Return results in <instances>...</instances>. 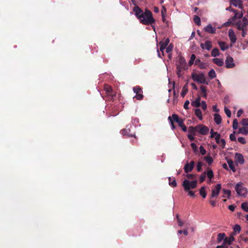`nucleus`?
Masks as SVG:
<instances>
[{"label": "nucleus", "mask_w": 248, "mask_h": 248, "mask_svg": "<svg viewBox=\"0 0 248 248\" xmlns=\"http://www.w3.org/2000/svg\"><path fill=\"white\" fill-rule=\"evenodd\" d=\"M220 146L222 149H224L225 148V145H226V141L224 139H220V138H219V144Z\"/></svg>", "instance_id": "43"}, {"label": "nucleus", "mask_w": 248, "mask_h": 248, "mask_svg": "<svg viewBox=\"0 0 248 248\" xmlns=\"http://www.w3.org/2000/svg\"><path fill=\"white\" fill-rule=\"evenodd\" d=\"M200 46L202 49H206L209 50L212 47V44L211 41L207 40L205 42L204 44L201 43Z\"/></svg>", "instance_id": "15"}, {"label": "nucleus", "mask_w": 248, "mask_h": 248, "mask_svg": "<svg viewBox=\"0 0 248 248\" xmlns=\"http://www.w3.org/2000/svg\"><path fill=\"white\" fill-rule=\"evenodd\" d=\"M130 130L129 128H124L121 131V133L124 136H126L128 138L133 137L135 136V134H130Z\"/></svg>", "instance_id": "16"}, {"label": "nucleus", "mask_w": 248, "mask_h": 248, "mask_svg": "<svg viewBox=\"0 0 248 248\" xmlns=\"http://www.w3.org/2000/svg\"><path fill=\"white\" fill-rule=\"evenodd\" d=\"M233 230L236 232H239L241 231V227L239 225L236 224L233 228Z\"/></svg>", "instance_id": "51"}, {"label": "nucleus", "mask_w": 248, "mask_h": 248, "mask_svg": "<svg viewBox=\"0 0 248 248\" xmlns=\"http://www.w3.org/2000/svg\"><path fill=\"white\" fill-rule=\"evenodd\" d=\"M201 98L199 96L195 101L191 102V105L193 107L198 108L201 106Z\"/></svg>", "instance_id": "26"}, {"label": "nucleus", "mask_w": 248, "mask_h": 248, "mask_svg": "<svg viewBox=\"0 0 248 248\" xmlns=\"http://www.w3.org/2000/svg\"><path fill=\"white\" fill-rule=\"evenodd\" d=\"M201 106H202V108L203 110H206V109L207 108V106H206V103L204 101H202V102Z\"/></svg>", "instance_id": "61"}, {"label": "nucleus", "mask_w": 248, "mask_h": 248, "mask_svg": "<svg viewBox=\"0 0 248 248\" xmlns=\"http://www.w3.org/2000/svg\"><path fill=\"white\" fill-rule=\"evenodd\" d=\"M213 62L218 66H222L224 63L223 60L218 58H214L213 59Z\"/></svg>", "instance_id": "25"}, {"label": "nucleus", "mask_w": 248, "mask_h": 248, "mask_svg": "<svg viewBox=\"0 0 248 248\" xmlns=\"http://www.w3.org/2000/svg\"><path fill=\"white\" fill-rule=\"evenodd\" d=\"M201 69H205L206 67V64L204 62H202L198 65Z\"/></svg>", "instance_id": "59"}, {"label": "nucleus", "mask_w": 248, "mask_h": 248, "mask_svg": "<svg viewBox=\"0 0 248 248\" xmlns=\"http://www.w3.org/2000/svg\"><path fill=\"white\" fill-rule=\"evenodd\" d=\"M221 189V185L220 184H217L212 189V193L211 195V198L217 197Z\"/></svg>", "instance_id": "8"}, {"label": "nucleus", "mask_w": 248, "mask_h": 248, "mask_svg": "<svg viewBox=\"0 0 248 248\" xmlns=\"http://www.w3.org/2000/svg\"><path fill=\"white\" fill-rule=\"evenodd\" d=\"M207 177L211 180L214 177V173L212 170L208 169L207 173L206 172Z\"/></svg>", "instance_id": "40"}, {"label": "nucleus", "mask_w": 248, "mask_h": 248, "mask_svg": "<svg viewBox=\"0 0 248 248\" xmlns=\"http://www.w3.org/2000/svg\"><path fill=\"white\" fill-rule=\"evenodd\" d=\"M238 141L242 143V144H245L246 143V140L243 137H239L238 138Z\"/></svg>", "instance_id": "55"}, {"label": "nucleus", "mask_w": 248, "mask_h": 248, "mask_svg": "<svg viewBox=\"0 0 248 248\" xmlns=\"http://www.w3.org/2000/svg\"><path fill=\"white\" fill-rule=\"evenodd\" d=\"M206 187L204 186H202L200 189V194L203 198H205L206 197V192L205 191Z\"/></svg>", "instance_id": "32"}, {"label": "nucleus", "mask_w": 248, "mask_h": 248, "mask_svg": "<svg viewBox=\"0 0 248 248\" xmlns=\"http://www.w3.org/2000/svg\"><path fill=\"white\" fill-rule=\"evenodd\" d=\"M188 92V86L187 84H185L182 89V91L181 93V95L182 97H184Z\"/></svg>", "instance_id": "30"}, {"label": "nucleus", "mask_w": 248, "mask_h": 248, "mask_svg": "<svg viewBox=\"0 0 248 248\" xmlns=\"http://www.w3.org/2000/svg\"><path fill=\"white\" fill-rule=\"evenodd\" d=\"M191 147L195 153L198 151L197 146L195 143H192L191 144Z\"/></svg>", "instance_id": "58"}, {"label": "nucleus", "mask_w": 248, "mask_h": 248, "mask_svg": "<svg viewBox=\"0 0 248 248\" xmlns=\"http://www.w3.org/2000/svg\"><path fill=\"white\" fill-rule=\"evenodd\" d=\"M243 183H238L235 186L237 194L240 196H245L247 193V189L243 186Z\"/></svg>", "instance_id": "5"}, {"label": "nucleus", "mask_w": 248, "mask_h": 248, "mask_svg": "<svg viewBox=\"0 0 248 248\" xmlns=\"http://www.w3.org/2000/svg\"><path fill=\"white\" fill-rule=\"evenodd\" d=\"M225 237V234L224 233H219L217 235V242L218 243H220L222 240L224 241Z\"/></svg>", "instance_id": "31"}, {"label": "nucleus", "mask_w": 248, "mask_h": 248, "mask_svg": "<svg viewBox=\"0 0 248 248\" xmlns=\"http://www.w3.org/2000/svg\"><path fill=\"white\" fill-rule=\"evenodd\" d=\"M104 90L107 95L110 97V99H113V97L116 95V93L112 90V87L108 84H105Z\"/></svg>", "instance_id": "7"}, {"label": "nucleus", "mask_w": 248, "mask_h": 248, "mask_svg": "<svg viewBox=\"0 0 248 248\" xmlns=\"http://www.w3.org/2000/svg\"><path fill=\"white\" fill-rule=\"evenodd\" d=\"M197 132L202 135H206L209 132V128L202 124L197 125Z\"/></svg>", "instance_id": "9"}, {"label": "nucleus", "mask_w": 248, "mask_h": 248, "mask_svg": "<svg viewBox=\"0 0 248 248\" xmlns=\"http://www.w3.org/2000/svg\"><path fill=\"white\" fill-rule=\"evenodd\" d=\"M227 163L229 165V167L232 170V171L235 172L236 171V170L235 169L233 162L232 160H229L227 161Z\"/></svg>", "instance_id": "39"}, {"label": "nucleus", "mask_w": 248, "mask_h": 248, "mask_svg": "<svg viewBox=\"0 0 248 248\" xmlns=\"http://www.w3.org/2000/svg\"><path fill=\"white\" fill-rule=\"evenodd\" d=\"M234 13L235 16L237 17V18L241 19L243 17V14L242 12H238L237 10H236V12H233Z\"/></svg>", "instance_id": "45"}, {"label": "nucleus", "mask_w": 248, "mask_h": 248, "mask_svg": "<svg viewBox=\"0 0 248 248\" xmlns=\"http://www.w3.org/2000/svg\"><path fill=\"white\" fill-rule=\"evenodd\" d=\"M210 133H211L210 138H213L215 137V139L217 143L219 144V138H220V136H221L220 134L217 133V132H215L213 129H211V130L210 131Z\"/></svg>", "instance_id": "14"}, {"label": "nucleus", "mask_w": 248, "mask_h": 248, "mask_svg": "<svg viewBox=\"0 0 248 248\" xmlns=\"http://www.w3.org/2000/svg\"><path fill=\"white\" fill-rule=\"evenodd\" d=\"M203 163L201 162H198L197 166V170L198 172H200L202 170V166Z\"/></svg>", "instance_id": "49"}, {"label": "nucleus", "mask_w": 248, "mask_h": 248, "mask_svg": "<svg viewBox=\"0 0 248 248\" xmlns=\"http://www.w3.org/2000/svg\"><path fill=\"white\" fill-rule=\"evenodd\" d=\"M200 151L202 155H204L206 154V150L202 146L200 147Z\"/></svg>", "instance_id": "56"}, {"label": "nucleus", "mask_w": 248, "mask_h": 248, "mask_svg": "<svg viewBox=\"0 0 248 248\" xmlns=\"http://www.w3.org/2000/svg\"><path fill=\"white\" fill-rule=\"evenodd\" d=\"M214 120L217 124H219L221 123L222 118L221 116L218 113H215L214 114Z\"/></svg>", "instance_id": "23"}, {"label": "nucleus", "mask_w": 248, "mask_h": 248, "mask_svg": "<svg viewBox=\"0 0 248 248\" xmlns=\"http://www.w3.org/2000/svg\"><path fill=\"white\" fill-rule=\"evenodd\" d=\"M228 36L232 44H234L237 40L236 35L232 29H229L228 31Z\"/></svg>", "instance_id": "12"}, {"label": "nucleus", "mask_w": 248, "mask_h": 248, "mask_svg": "<svg viewBox=\"0 0 248 248\" xmlns=\"http://www.w3.org/2000/svg\"><path fill=\"white\" fill-rule=\"evenodd\" d=\"M224 111L228 117H229V118L231 117V112L229 109H228L227 107H225Z\"/></svg>", "instance_id": "50"}, {"label": "nucleus", "mask_w": 248, "mask_h": 248, "mask_svg": "<svg viewBox=\"0 0 248 248\" xmlns=\"http://www.w3.org/2000/svg\"><path fill=\"white\" fill-rule=\"evenodd\" d=\"M186 176L188 179L190 180H193L196 177V175L192 174H187Z\"/></svg>", "instance_id": "57"}, {"label": "nucleus", "mask_w": 248, "mask_h": 248, "mask_svg": "<svg viewBox=\"0 0 248 248\" xmlns=\"http://www.w3.org/2000/svg\"><path fill=\"white\" fill-rule=\"evenodd\" d=\"M194 136H195V135L189 134L187 135V137H188V139L190 140V141H193L195 140Z\"/></svg>", "instance_id": "60"}, {"label": "nucleus", "mask_w": 248, "mask_h": 248, "mask_svg": "<svg viewBox=\"0 0 248 248\" xmlns=\"http://www.w3.org/2000/svg\"><path fill=\"white\" fill-rule=\"evenodd\" d=\"M241 207L243 210L246 212H248V204L247 202H244L241 204Z\"/></svg>", "instance_id": "47"}, {"label": "nucleus", "mask_w": 248, "mask_h": 248, "mask_svg": "<svg viewBox=\"0 0 248 248\" xmlns=\"http://www.w3.org/2000/svg\"><path fill=\"white\" fill-rule=\"evenodd\" d=\"M168 120L172 121L173 123L175 122L178 124L179 122H180L182 120V119L180 118L178 115L176 114H173L171 116H170L168 117Z\"/></svg>", "instance_id": "19"}, {"label": "nucleus", "mask_w": 248, "mask_h": 248, "mask_svg": "<svg viewBox=\"0 0 248 248\" xmlns=\"http://www.w3.org/2000/svg\"><path fill=\"white\" fill-rule=\"evenodd\" d=\"M225 66L227 68H232L234 67L235 65L234 63L233 62V58L230 56H228L226 57V59L225 60Z\"/></svg>", "instance_id": "10"}, {"label": "nucleus", "mask_w": 248, "mask_h": 248, "mask_svg": "<svg viewBox=\"0 0 248 248\" xmlns=\"http://www.w3.org/2000/svg\"><path fill=\"white\" fill-rule=\"evenodd\" d=\"M228 247L223 243L222 245L217 246L216 248H227Z\"/></svg>", "instance_id": "64"}, {"label": "nucleus", "mask_w": 248, "mask_h": 248, "mask_svg": "<svg viewBox=\"0 0 248 248\" xmlns=\"http://www.w3.org/2000/svg\"><path fill=\"white\" fill-rule=\"evenodd\" d=\"M239 134H242L245 135L248 134V128L245 126L240 127L239 128L238 132Z\"/></svg>", "instance_id": "27"}, {"label": "nucleus", "mask_w": 248, "mask_h": 248, "mask_svg": "<svg viewBox=\"0 0 248 248\" xmlns=\"http://www.w3.org/2000/svg\"><path fill=\"white\" fill-rule=\"evenodd\" d=\"M195 165V162L194 161H191L190 163H187L184 166V171L186 173H188L189 172H191Z\"/></svg>", "instance_id": "11"}, {"label": "nucleus", "mask_w": 248, "mask_h": 248, "mask_svg": "<svg viewBox=\"0 0 248 248\" xmlns=\"http://www.w3.org/2000/svg\"><path fill=\"white\" fill-rule=\"evenodd\" d=\"M206 178V172L204 171L200 177V183H202L205 179Z\"/></svg>", "instance_id": "44"}, {"label": "nucleus", "mask_w": 248, "mask_h": 248, "mask_svg": "<svg viewBox=\"0 0 248 248\" xmlns=\"http://www.w3.org/2000/svg\"><path fill=\"white\" fill-rule=\"evenodd\" d=\"M176 74L179 78L181 77L183 75L182 74V71L183 70V69L176 68Z\"/></svg>", "instance_id": "53"}, {"label": "nucleus", "mask_w": 248, "mask_h": 248, "mask_svg": "<svg viewBox=\"0 0 248 248\" xmlns=\"http://www.w3.org/2000/svg\"><path fill=\"white\" fill-rule=\"evenodd\" d=\"M133 11L140 23L145 25H151L154 31H155V26L152 25L155 23V19L153 16L152 13L149 10L146 8L143 11L139 6H136L133 8Z\"/></svg>", "instance_id": "1"}, {"label": "nucleus", "mask_w": 248, "mask_h": 248, "mask_svg": "<svg viewBox=\"0 0 248 248\" xmlns=\"http://www.w3.org/2000/svg\"><path fill=\"white\" fill-rule=\"evenodd\" d=\"M133 92L136 94L133 98H136L137 100H141L143 99V91L139 86H136L133 88Z\"/></svg>", "instance_id": "6"}, {"label": "nucleus", "mask_w": 248, "mask_h": 248, "mask_svg": "<svg viewBox=\"0 0 248 248\" xmlns=\"http://www.w3.org/2000/svg\"><path fill=\"white\" fill-rule=\"evenodd\" d=\"M235 25L237 29L240 31H243L245 28L247 26V25L244 24L241 20L236 22L235 23Z\"/></svg>", "instance_id": "21"}, {"label": "nucleus", "mask_w": 248, "mask_h": 248, "mask_svg": "<svg viewBox=\"0 0 248 248\" xmlns=\"http://www.w3.org/2000/svg\"><path fill=\"white\" fill-rule=\"evenodd\" d=\"M204 31L208 33L214 34L216 32V28L213 27L211 24H209L204 28Z\"/></svg>", "instance_id": "17"}, {"label": "nucleus", "mask_w": 248, "mask_h": 248, "mask_svg": "<svg viewBox=\"0 0 248 248\" xmlns=\"http://www.w3.org/2000/svg\"><path fill=\"white\" fill-rule=\"evenodd\" d=\"M235 132L233 131V133H232L230 135V139L232 141H236V137L235 136Z\"/></svg>", "instance_id": "52"}, {"label": "nucleus", "mask_w": 248, "mask_h": 248, "mask_svg": "<svg viewBox=\"0 0 248 248\" xmlns=\"http://www.w3.org/2000/svg\"><path fill=\"white\" fill-rule=\"evenodd\" d=\"M200 89L201 90V94L202 96L204 98H207V87L204 86H201L200 87Z\"/></svg>", "instance_id": "28"}, {"label": "nucleus", "mask_w": 248, "mask_h": 248, "mask_svg": "<svg viewBox=\"0 0 248 248\" xmlns=\"http://www.w3.org/2000/svg\"><path fill=\"white\" fill-rule=\"evenodd\" d=\"M193 20H194V23L196 25H197L198 26L201 25V18L199 16H197V15L194 16Z\"/></svg>", "instance_id": "36"}, {"label": "nucleus", "mask_w": 248, "mask_h": 248, "mask_svg": "<svg viewBox=\"0 0 248 248\" xmlns=\"http://www.w3.org/2000/svg\"><path fill=\"white\" fill-rule=\"evenodd\" d=\"M231 4L235 7H238L239 8H243L242 1L240 0H230Z\"/></svg>", "instance_id": "20"}, {"label": "nucleus", "mask_w": 248, "mask_h": 248, "mask_svg": "<svg viewBox=\"0 0 248 248\" xmlns=\"http://www.w3.org/2000/svg\"><path fill=\"white\" fill-rule=\"evenodd\" d=\"M234 240V238L233 236H231L230 237H225L223 242L226 245H230Z\"/></svg>", "instance_id": "22"}, {"label": "nucleus", "mask_w": 248, "mask_h": 248, "mask_svg": "<svg viewBox=\"0 0 248 248\" xmlns=\"http://www.w3.org/2000/svg\"><path fill=\"white\" fill-rule=\"evenodd\" d=\"M219 55V51L217 48H214L211 52V56L213 57H217Z\"/></svg>", "instance_id": "35"}, {"label": "nucleus", "mask_w": 248, "mask_h": 248, "mask_svg": "<svg viewBox=\"0 0 248 248\" xmlns=\"http://www.w3.org/2000/svg\"><path fill=\"white\" fill-rule=\"evenodd\" d=\"M169 43L170 39L169 38H167L164 42L162 41L159 42V45H160V50L162 52V56L164 55V50L167 48Z\"/></svg>", "instance_id": "13"}, {"label": "nucleus", "mask_w": 248, "mask_h": 248, "mask_svg": "<svg viewBox=\"0 0 248 248\" xmlns=\"http://www.w3.org/2000/svg\"><path fill=\"white\" fill-rule=\"evenodd\" d=\"M204 160L209 164L211 165L213 162V158L210 156V154L205 156L204 158Z\"/></svg>", "instance_id": "41"}, {"label": "nucleus", "mask_w": 248, "mask_h": 248, "mask_svg": "<svg viewBox=\"0 0 248 248\" xmlns=\"http://www.w3.org/2000/svg\"><path fill=\"white\" fill-rule=\"evenodd\" d=\"M218 44L221 50L222 51H225V50L228 49L229 48L228 45L225 42L219 41L218 42Z\"/></svg>", "instance_id": "24"}, {"label": "nucleus", "mask_w": 248, "mask_h": 248, "mask_svg": "<svg viewBox=\"0 0 248 248\" xmlns=\"http://www.w3.org/2000/svg\"><path fill=\"white\" fill-rule=\"evenodd\" d=\"M235 157L236 161L240 164H243L244 163L245 160L243 155L242 154L236 153L235 155Z\"/></svg>", "instance_id": "18"}, {"label": "nucleus", "mask_w": 248, "mask_h": 248, "mask_svg": "<svg viewBox=\"0 0 248 248\" xmlns=\"http://www.w3.org/2000/svg\"><path fill=\"white\" fill-rule=\"evenodd\" d=\"M191 78L192 79L195 81L202 84H208V83L206 81L205 76L203 74L201 73L198 74L195 73H193L191 74Z\"/></svg>", "instance_id": "3"}, {"label": "nucleus", "mask_w": 248, "mask_h": 248, "mask_svg": "<svg viewBox=\"0 0 248 248\" xmlns=\"http://www.w3.org/2000/svg\"><path fill=\"white\" fill-rule=\"evenodd\" d=\"M223 192L224 193V195L222 196V197L225 198L227 197L228 198H229L231 196V192L230 190H226L225 189H223Z\"/></svg>", "instance_id": "37"}, {"label": "nucleus", "mask_w": 248, "mask_h": 248, "mask_svg": "<svg viewBox=\"0 0 248 248\" xmlns=\"http://www.w3.org/2000/svg\"><path fill=\"white\" fill-rule=\"evenodd\" d=\"M195 113L200 120L202 119V112L201 109L199 108L196 109L195 110Z\"/></svg>", "instance_id": "34"}, {"label": "nucleus", "mask_w": 248, "mask_h": 248, "mask_svg": "<svg viewBox=\"0 0 248 248\" xmlns=\"http://www.w3.org/2000/svg\"><path fill=\"white\" fill-rule=\"evenodd\" d=\"M209 77L211 78H214L216 77V74L214 69L211 70L208 73Z\"/></svg>", "instance_id": "42"}, {"label": "nucleus", "mask_w": 248, "mask_h": 248, "mask_svg": "<svg viewBox=\"0 0 248 248\" xmlns=\"http://www.w3.org/2000/svg\"><path fill=\"white\" fill-rule=\"evenodd\" d=\"M173 46L172 44H170L167 46L166 51L167 53H169L172 51Z\"/></svg>", "instance_id": "48"}, {"label": "nucleus", "mask_w": 248, "mask_h": 248, "mask_svg": "<svg viewBox=\"0 0 248 248\" xmlns=\"http://www.w3.org/2000/svg\"><path fill=\"white\" fill-rule=\"evenodd\" d=\"M169 185L172 187H175L177 186V183L175 178H171V177L169 178Z\"/></svg>", "instance_id": "29"}, {"label": "nucleus", "mask_w": 248, "mask_h": 248, "mask_svg": "<svg viewBox=\"0 0 248 248\" xmlns=\"http://www.w3.org/2000/svg\"><path fill=\"white\" fill-rule=\"evenodd\" d=\"M178 59V61L176 63V68L183 69L184 70H186L187 66L184 57L182 56H179Z\"/></svg>", "instance_id": "4"}, {"label": "nucleus", "mask_w": 248, "mask_h": 248, "mask_svg": "<svg viewBox=\"0 0 248 248\" xmlns=\"http://www.w3.org/2000/svg\"><path fill=\"white\" fill-rule=\"evenodd\" d=\"M241 124L243 126H248V118L243 119L242 120Z\"/></svg>", "instance_id": "54"}, {"label": "nucleus", "mask_w": 248, "mask_h": 248, "mask_svg": "<svg viewBox=\"0 0 248 248\" xmlns=\"http://www.w3.org/2000/svg\"><path fill=\"white\" fill-rule=\"evenodd\" d=\"M189 104V101L188 100L186 101L184 105V108L186 109H188L189 108L188 105Z\"/></svg>", "instance_id": "62"}, {"label": "nucleus", "mask_w": 248, "mask_h": 248, "mask_svg": "<svg viewBox=\"0 0 248 248\" xmlns=\"http://www.w3.org/2000/svg\"><path fill=\"white\" fill-rule=\"evenodd\" d=\"M238 123L236 119H234L233 121L232 128L233 129L236 130L238 128Z\"/></svg>", "instance_id": "46"}, {"label": "nucleus", "mask_w": 248, "mask_h": 248, "mask_svg": "<svg viewBox=\"0 0 248 248\" xmlns=\"http://www.w3.org/2000/svg\"><path fill=\"white\" fill-rule=\"evenodd\" d=\"M197 180L190 181L188 179H185L182 183V186L185 191H188L191 189L195 188L197 186Z\"/></svg>", "instance_id": "2"}, {"label": "nucleus", "mask_w": 248, "mask_h": 248, "mask_svg": "<svg viewBox=\"0 0 248 248\" xmlns=\"http://www.w3.org/2000/svg\"><path fill=\"white\" fill-rule=\"evenodd\" d=\"M241 21L244 24L248 25V19L246 17H244Z\"/></svg>", "instance_id": "63"}, {"label": "nucleus", "mask_w": 248, "mask_h": 248, "mask_svg": "<svg viewBox=\"0 0 248 248\" xmlns=\"http://www.w3.org/2000/svg\"><path fill=\"white\" fill-rule=\"evenodd\" d=\"M178 126H180V127H181L182 128V130L184 131V132H186L187 131V128L186 127V126L185 125V124H184V121L182 119V121H180V122H179L178 124Z\"/></svg>", "instance_id": "38"}, {"label": "nucleus", "mask_w": 248, "mask_h": 248, "mask_svg": "<svg viewBox=\"0 0 248 248\" xmlns=\"http://www.w3.org/2000/svg\"><path fill=\"white\" fill-rule=\"evenodd\" d=\"M188 132L190 134L195 135L196 134V132L197 131V126L195 127H193L192 126H190L188 127Z\"/></svg>", "instance_id": "33"}]
</instances>
